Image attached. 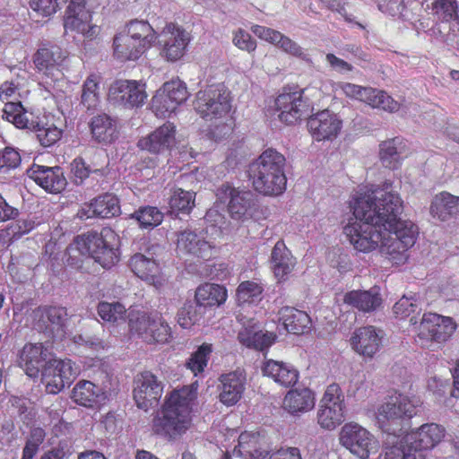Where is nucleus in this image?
<instances>
[{
	"label": "nucleus",
	"mask_w": 459,
	"mask_h": 459,
	"mask_svg": "<svg viewBox=\"0 0 459 459\" xmlns=\"http://www.w3.org/2000/svg\"><path fill=\"white\" fill-rule=\"evenodd\" d=\"M402 210L400 195L385 183L356 199L343 234L356 251H377L391 264H403L419 229L411 221L399 218Z\"/></svg>",
	"instance_id": "nucleus-1"
},
{
	"label": "nucleus",
	"mask_w": 459,
	"mask_h": 459,
	"mask_svg": "<svg viewBox=\"0 0 459 459\" xmlns=\"http://www.w3.org/2000/svg\"><path fill=\"white\" fill-rule=\"evenodd\" d=\"M196 396V384L173 390L152 420L153 432L169 439L183 435L190 428L192 403Z\"/></svg>",
	"instance_id": "nucleus-2"
},
{
	"label": "nucleus",
	"mask_w": 459,
	"mask_h": 459,
	"mask_svg": "<svg viewBox=\"0 0 459 459\" xmlns=\"http://www.w3.org/2000/svg\"><path fill=\"white\" fill-rule=\"evenodd\" d=\"M231 102L230 92L223 86L209 88L196 93L194 108L209 124V135L215 141L227 138L233 131Z\"/></svg>",
	"instance_id": "nucleus-3"
},
{
	"label": "nucleus",
	"mask_w": 459,
	"mask_h": 459,
	"mask_svg": "<svg viewBox=\"0 0 459 459\" xmlns=\"http://www.w3.org/2000/svg\"><path fill=\"white\" fill-rule=\"evenodd\" d=\"M157 38L155 30L148 22L130 21L113 38V56L121 62L137 60Z\"/></svg>",
	"instance_id": "nucleus-4"
},
{
	"label": "nucleus",
	"mask_w": 459,
	"mask_h": 459,
	"mask_svg": "<svg viewBox=\"0 0 459 459\" xmlns=\"http://www.w3.org/2000/svg\"><path fill=\"white\" fill-rule=\"evenodd\" d=\"M285 158L279 152L265 150L249 168L255 189L264 195H278L286 189Z\"/></svg>",
	"instance_id": "nucleus-5"
},
{
	"label": "nucleus",
	"mask_w": 459,
	"mask_h": 459,
	"mask_svg": "<svg viewBox=\"0 0 459 459\" xmlns=\"http://www.w3.org/2000/svg\"><path fill=\"white\" fill-rule=\"evenodd\" d=\"M119 238L110 228H104L100 233L88 232L78 236L74 244L68 248L70 256L74 252L89 255L102 267H110L118 260Z\"/></svg>",
	"instance_id": "nucleus-6"
},
{
	"label": "nucleus",
	"mask_w": 459,
	"mask_h": 459,
	"mask_svg": "<svg viewBox=\"0 0 459 459\" xmlns=\"http://www.w3.org/2000/svg\"><path fill=\"white\" fill-rule=\"evenodd\" d=\"M420 406L421 401L419 397L394 393L377 406L376 419L381 429L390 431L391 426H398L402 420L415 416Z\"/></svg>",
	"instance_id": "nucleus-7"
},
{
	"label": "nucleus",
	"mask_w": 459,
	"mask_h": 459,
	"mask_svg": "<svg viewBox=\"0 0 459 459\" xmlns=\"http://www.w3.org/2000/svg\"><path fill=\"white\" fill-rule=\"evenodd\" d=\"M410 323L412 331L417 334L416 342L420 346L429 349H434L437 344L447 341L456 328L452 318L432 313L425 314L420 322L413 316Z\"/></svg>",
	"instance_id": "nucleus-8"
},
{
	"label": "nucleus",
	"mask_w": 459,
	"mask_h": 459,
	"mask_svg": "<svg viewBox=\"0 0 459 459\" xmlns=\"http://www.w3.org/2000/svg\"><path fill=\"white\" fill-rule=\"evenodd\" d=\"M130 332L149 343H166L171 339L170 327L158 314L131 310L128 313Z\"/></svg>",
	"instance_id": "nucleus-9"
},
{
	"label": "nucleus",
	"mask_w": 459,
	"mask_h": 459,
	"mask_svg": "<svg viewBox=\"0 0 459 459\" xmlns=\"http://www.w3.org/2000/svg\"><path fill=\"white\" fill-rule=\"evenodd\" d=\"M102 0H71L65 16V29L93 39L99 33V27L92 23V13L101 5Z\"/></svg>",
	"instance_id": "nucleus-10"
},
{
	"label": "nucleus",
	"mask_w": 459,
	"mask_h": 459,
	"mask_svg": "<svg viewBox=\"0 0 459 459\" xmlns=\"http://www.w3.org/2000/svg\"><path fill=\"white\" fill-rule=\"evenodd\" d=\"M345 420V400L339 385H329L318 403L316 422L321 429L333 430Z\"/></svg>",
	"instance_id": "nucleus-11"
},
{
	"label": "nucleus",
	"mask_w": 459,
	"mask_h": 459,
	"mask_svg": "<svg viewBox=\"0 0 459 459\" xmlns=\"http://www.w3.org/2000/svg\"><path fill=\"white\" fill-rule=\"evenodd\" d=\"M186 83L179 79L164 82L151 100V108L157 117H167L188 99Z\"/></svg>",
	"instance_id": "nucleus-12"
},
{
	"label": "nucleus",
	"mask_w": 459,
	"mask_h": 459,
	"mask_svg": "<svg viewBox=\"0 0 459 459\" xmlns=\"http://www.w3.org/2000/svg\"><path fill=\"white\" fill-rule=\"evenodd\" d=\"M80 374V368L69 359L52 358L47 361L41 381L49 394H57L69 386Z\"/></svg>",
	"instance_id": "nucleus-13"
},
{
	"label": "nucleus",
	"mask_w": 459,
	"mask_h": 459,
	"mask_svg": "<svg viewBox=\"0 0 459 459\" xmlns=\"http://www.w3.org/2000/svg\"><path fill=\"white\" fill-rule=\"evenodd\" d=\"M340 444L359 459H368L378 450V442L364 427L355 422L346 423L341 429Z\"/></svg>",
	"instance_id": "nucleus-14"
},
{
	"label": "nucleus",
	"mask_w": 459,
	"mask_h": 459,
	"mask_svg": "<svg viewBox=\"0 0 459 459\" xmlns=\"http://www.w3.org/2000/svg\"><path fill=\"white\" fill-rule=\"evenodd\" d=\"M218 199L228 202V210L234 220L247 221L253 218L256 207L252 192L222 185L217 192Z\"/></svg>",
	"instance_id": "nucleus-15"
},
{
	"label": "nucleus",
	"mask_w": 459,
	"mask_h": 459,
	"mask_svg": "<svg viewBox=\"0 0 459 459\" xmlns=\"http://www.w3.org/2000/svg\"><path fill=\"white\" fill-rule=\"evenodd\" d=\"M336 87L345 96L364 102L373 108L387 112H395L399 109V103L384 91L351 82H340Z\"/></svg>",
	"instance_id": "nucleus-16"
},
{
	"label": "nucleus",
	"mask_w": 459,
	"mask_h": 459,
	"mask_svg": "<svg viewBox=\"0 0 459 459\" xmlns=\"http://www.w3.org/2000/svg\"><path fill=\"white\" fill-rule=\"evenodd\" d=\"M190 38L188 32L175 23H168L159 35L160 56L169 62L181 59Z\"/></svg>",
	"instance_id": "nucleus-17"
},
{
	"label": "nucleus",
	"mask_w": 459,
	"mask_h": 459,
	"mask_svg": "<svg viewBox=\"0 0 459 459\" xmlns=\"http://www.w3.org/2000/svg\"><path fill=\"white\" fill-rule=\"evenodd\" d=\"M176 251L180 257L186 259L209 260L216 255L213 244L207 241L204 236L190 230L178 234Z\"/></svg>",
	"instance_id": "nucleus-18"
},
{
	"label": "nucleus",
	"mask_w": 459,
	"mask_h": 459,
	"mask_svg": "<svg viewBox=\"0 0 459 459\" xmlns=\"http://www.w3.org/2000/svg\"><path fill=\"white\" fill-rule=\"evenodd\" d=\"M109 98L126 108H138L147 99L146 85L142 81L118 80L113 82L108 91Z\"/></svg>",
	"instance_id": "nucleus-19"
},
{
	"label": "nucleus",
	"mask_w": 459,
	"mask_h": 459,
	"mask_svg": "<svg viewBox=\"0 0 459 459\" xmlns=\"http://www.w3.org/2000/svg\"><path fill=\"white\" fill-rule=\"evenodd\" d=\"M342 121L337 114L325 109L312 115L307 120V128L314 140L332 141L337 137Z\"/></svg>",
	"instance_id": "nucleus-20"
},
{
	"label": "nucleus",
	"mask_w": 459,
	"mask_h": 459,
	"mask_svg": "<svg viewBox=\"0 0 459 459\" xmlns=\"http://www.w3.org/2000/svg\"><path fill=\"white\" fill-rule=\"evenodd\" d=\"M163 387L151 372H143L134 379V399L138 408L147 411L155 405L162 395Z\"/></svg>",
	"instance_id": "nucleus-21"
},
{
	"label": "nucleus",
	"mask_w": 459,
	"mask_h": 459,
	"mask_svg": "<svg viewBox=\"0 0 459 459\" xmlns=\"http://www.w3.org/2000/svg\"><path fill=\"white\" fill-rule=\"evenodd\" d=\"M382 339L381 330L368 325L355 329L349 342L355 353L365 359H371L379 351Z\"/></svg>",
	"instance_id": "nucleus-22"
},
{
	"label": "nucleus",
	"mask_w": 459,
	"mask_h": 459,
	"mask_svg": "<svg viewBox=\"0 0 459 459\" xmlns=\"http://www.w3.org/2000/svg\"><path fill=\"white\" fill-rule=\"evenodd\" d=\"M230 459H265L269 453V446L259 433L243 432L238 437V446L231 452Z\"/></svg>",
	"instance_id": "nucleus-23"
},
{
	"label": "nucleus",
	"mask_w": 459,
	"mask_h": 459,
	"mask_svg": "<svg viewBox=\"0 0 459 459\" xmlns=\"http://www.w3.org/2000/svg\"><path fill=\"white\" fill-rule=\"evenodd\" d=\"M28 177L48 193L62 192L67 184L62 169L58 166L46 167L33 164L27 170Z\"/></svg>",
	"instance_id": "nucleus-24"
},
{
	"label": "nucleus",
	"mask_w": 459,
	"mask_h": 459,
	"mask_svg": "<svg viewBox=\"0 0 459 459\" xmlns=\"http://www.w3.org/2000/svg\"><path fill=\"white\" fill-rule=\"evenodd\" d=\"M176 126L172 123H165L149 135L140 139L138 146L152 153H162L176 144Z\"/></svg>",
	"instance_id": "nucleus-25"
},
{
	"label": "nucleus",
	"mask_w": 459,
	"mask_h": 459,
	"mask_svg": "<svg viewBox=\"0 0 459 459\" xmlns=\"http://www.w3.org/2000/svg\"><path fill=\"white\" fill-rule=\"evenodd\" d=\"M65 56L57 47L41 48L33 56L36 68L52 81H59L63 77L60 66Z\"/></svg>",
	"instance_id": "nucleus-26"
},
{
	"label": "nucleus",
	"mask_w": 459,
	"mask_h": 459,
	"mask_svg": "<svg viewBox=\"0 0 459 459\" xmlns=\"http://www.w3.org/2000/svg\"><path fill=\"white\" fill-rule=\"evenodd\" d=\"M446 429L437 423L422 424L416 430L405 436V442L413 445L419 450L435 447L445 437Z\"/></svg>",
	"instance_id": "nucleus-27"
},
{
	"label": "nucleus",
	"mask_w": 459,
	"mask_h": 459,
	"mask_svg": "<svg viewBox=\"0 0 459 459\" xmlns=\"http://www.w3.org/2000/svg\"><path fill=\"white\" fill-rule=\"evenodd\" d=\"M315 393L307 387L293 388L282 400V409L292 416H300L315 407Z\"/></svg>",
	"instance_id": "nucleus-28"
},
{
	"label": "nucleus",
	"mask_w": 459,
	"mask_h": 459,
	"mask_svg": "<svg viewBox=\"0 0 459 459\" xmlns=\"http://www.w3.org/2000/svg\"><path fill=\"white\" fill-rule=\"evenodd\" d=\"M51 354L42 343H28L21 353V365L25 373L30 377H37Z\"/></svg>",
	"instance_id": "nucleus-29"
},
{
	"label": "nucleus",
	"mask_w": 459,
	"mask_h": 459,
	"mask_svg": "<svg viewBox=\"0 0 459 459\" xmlns=\"http://www.w3.org/2000/svg\"><path fill=\"white\" fill-rule=\"evenodd\" d=\"M120 212L117 198L113 195H104L85 204L79 211L78 217L82 220L93 217L110 218Z\"/></svg>",
	"instance_id": "nucleus-30"
},
{
	"label": "nucleus",
	"mask_w": 459,
	"mask_h": 459,
	"mask_svg": "<svg viewBox=\"0 0 459 459\" xmlns=\"http://www.w3.org/2000/svg\"><path fill=\"white\" fill-rule=\"evenodd\" d=\"M263 375L273 380L276 384L289 387L299 380V371L290 363L267 359L262 366Z\"/></svg>",
	"instance_id": "nucleus-31"
},
{
	"label": "nucleus",
	"mask_w": 459,
	"mask_h": 459,
	"mask_svg": "<svg viewBox=\"0 0 459 459\" xmlns=\"http://www.w3.org/2000/svg\"><path fill=\"white\" fill-rule=\"evenodd\" d=\"M302 95L299 91L280 94L275 99L279 119L285 124H293L302 116Z\"/></svg>",
	"instance_id": "nucleus-32"
},
{
	"label": "nucleus",
	"mask_w": 459,
	"mask_h": 459,
	"mask_svg": "<svg viewBox=\"0 0 459 459\" xmlns=\"http://www.w3.org/2000/svg\"><path fill=\"white\" fill-rule=\"evenodd\" d=\"M220 381V401L227 406L238 403L245 390V375L241 371H233L222 375Z\"/></svg>",
	"instance_id": "nucleus-33"
},
{
	"label": "nucleus",
	"mask_w": 459,
	"mask_h": 459,
	"mask_svg": "<svg viewBox=\"0 0 459 459\" xmlns=\"http://www.w3.org/2000/svg\"><path fill=\"white\" fill-rule=\"evenodd\" d=\"M343 304L363 312H371L382 304L378 290L372 288L369 290H354L347 291L341 296Z\"/></svg>",
	"instance_id": "nucleus-34"
},
{
	"label": "nucleus",
	"mask_w": 459,
	"mask_h": 459,
	"mask_svg": "<svg viewBox=\"0 0 459 459\" xmlns=\"http://www.w3.org/2000/svg\"><path fill=\"white\" fill-rule=\"evenodd\" d=\"M430 215L440 221H447L459 214V196L441 192L434 196L429 207Z\"/></svg>",
	"instance_id": "nucleus-35"
},
{
	"label": "nucleus",
	"mask_w": 459,
	"mask_h": 459,
	"mask_svg": "<svg viewBox=\"0 0 459 459\" xmlns=\"http://www.w3.org/2000/svg\"><path fill=\"white\" fill-rule=\"evenodd\" d=\"M132 271L142 280L148 283L160 287L162 285V278L160 273L159 264L151 258L142 254H135L130 260Z\"/></svg>",
	"instance_id": "nucleus-36"
},
{
	"label": "nucleus",
	"mask_w": 459,
	"mask_h": 459,
	"mask_svg": "<svg viewBox=\"0 0 459 459\" xmlns=\"http://www.w3.org/2000/svg\"><path fill=\"white\" fill-rule=\"evenodd\" d=\"M62 126V121L51 115L45 116L36 125H32L38 140L45 147H49L60 140L63 134Z\"/></svg>",
	"instance_id": "nucleus-37"
},
{
	"label": "nucleus",
	"mask_w": 459,
	"mask_h": 459,
	"mask_svg": "<svg viewBox=\"0 0 459 459\" xmlns=\"http://www.w3.org/2000/svg\"><path fill=\"white\" fill-rule=\"evenodd\" d=\"M271 262L274 276L278 281H284L296 264L295 258L282 241H278L273 248Z\"/></svg>",
	"instance_id": "nucleus-38"
},
{
	"label": "nucleus",
	"mask_w": 459,
	"mask_h": 459,
	"mask_svg": "<svg viewBox=\"0 0 459 459\" xmlns=\"http://www.w3.org/2000/svg\"><path fill=\"white\" fill-rule=\"evenodd\" d=\"M279 320L286 331L294 334L304 333L311 325V319L306 312L290 307L280 309Z\"/></svg>",
	"instance_id": "nucleus-39"
},
{
	"label": "nucleus",
	"mask_w": 459,
	"mask_h": 459,
	"mask_svg": "<svg viewBox=\"0 0 459 459\" xmlns=\"http://www.w3.org/2000/svg\"><path fill=\"white\" fill-rule=\"evenodd\" d=\"M92 137L99 143H110L117 137L112 119L107 115H99L91 123Z\"/></svg>",
	"instance_id": "nucleus-40"
},
{
	"label": "nucleus",
	"mask_w": 459,
	"mask_h": 459,
	"mask_svg": "<svg viewBox=\"0 0 459 459\" xmlns=\"http://www.w3.org/2000/svg\"><path fill=\"white\" fill-rule=\"evenodd\" d=\"M39 316L40 329L45 328L50 332H58L61 330L67 317V312L62 307H50L39 309L36 313Z\"/></svg>",
	"instance_id": "nucleus-41"
},
{
	"label": "nucleus",
	"mask_w": 459,
	"mask_h": 459,
	"mask_svg": "<svg viewBox=\"0 0 459 459\" xmlns=\"http://www.w3.org/2000/svg\"><path fill=\"white\" fill-rule=\"evenodd\" d=\"M195 299L200 306H219L226 301L227 290L221 285L205 283L197 288Z\"/></svg>",
	"instance_id": "nucleus-42"
},
{
	"label": "nucleus",
	"mask_w": 459,
	"mask_h": 459,
	"mask_svg": "<svg viewBox=\"0 0 459 459\" xmlns=\"http://www.w3.org/2000/svg\"><path fill=\"white\" fill-rule=\"evenodd\" d=\"M404 149L403 141L393 138L379 144V158L383 165L389 169H395L401 161V154Z\"/></svg>",
	"instance_id": "nucleus-43"
},
{
	"label": "nucleus",
	"mask_w": 459,
	"mask_h": 459,
	"mask_svg": "<svg viewBox=\"0 0 459 459\" xmlns=\"http://www.w3.org/2000/svg\"><path fill=\"white\" fill-rule=\"evenodd\" d=\"M101 389L90 381H80L73 389V400L82 406L91 407L97 402Z\"/></svg>",
	"instance_id": "nucleus-44"
},
{
	"label": "nucleus",
	"mask_w": 459,
	"mask_h": 459,
	"mask_svg": "<svg viewBox=\"0 0 459 459\" xmlns=\"http://www.w3.org/2000/svg\"><path fill=\"white\" fill-rule=\"evenodd\" d=\"M238 338L240 343L248 348L264 350L275 342L276 334L268 331L263 332L258 328L252 336H247L246 332H239Z\"/></svg>",
	"instance_id": "nucleus-45"
},
{
	"label": "nucleus",
	"mask_w": 459,
	"mask_h": 459,
	"mask_svg": "<svg viewBox=\"0 0 459 459\" xmlns=\"http://www.w3.org/2000/svg\"><path fill=\"white\" fill-rule=\"evenodd\" d=\"M97 310L102 320L112 325L124 323L126 317V309L120 302L102 301L98 305Z\"/></svg>",
	"instance_id": "nucleus-46"
},
{
	"label": "nucleus",
	"mask_w": 459,
	"mask_h": 459,
	"mask_svg": "<svg viewBox=\"0 0 459 459\" xmlns=\"http://www.w3.org/2000/svg\"><path fill=\"white\" fill-rule=\"evenodd\" d=\"M263 287L256 281H246L237 289V300L239 304H256L262 299Z\"/></svg>",
	"instance_id": "nucleus-47"
},
{
	"label": "nucleus",
	"mask_w": 459,
	"mask_h": 459,
	"mask_svg": "<svg viewBox=\"0 0 459 459\" xmlns=\"http://www.w3.org/2000/svg\"><path fill=\"white\" fill-rule=\"evenodd\" d=\"M131 217L138 221L140 228L152 229L162 222L164 216L157 207L145 206L135 211Z\"/></svg>",
	"instance_id": "nucleus-48"
},
{
	"label": "nucleus",
	"mask_w": 459,
	"mask_h": 459,
	"mask_svg": "<svg viewBox=\"0 0 459 459\" xmlns=\"http://www.w3.org/2000/svg\"><path fill=\"white\" fill-rule=\"evenodd\" d=\"M195 193L182 188L176 189L169 199V206L174 212L189 213L195 207Z\"/></svg>",
	"instance_id": "nucleus-49"
},
{
	"label": "nucleus",
	"mask_w": 459,
	"mask_h": 459,
	"mask_svg": "<svg viewBox=\"0 0 459 459\" xmlns=\"http://www.w3.org/2000/svg\"><path fill=\"white\" fill-rule=\"evenodd\" d=\"M100 79L91 74L83 82L82 92V104L88 109L96 108L100 101L99 92Z\"/></svg>",
	"instance_id": "nucleus-50"
},
{
	"label": "nucleus",
	"mask_w": 459,
	"mask_h": 459,
	"mask_svg": "<svg viewBox=\"0 0 459 459\" xmlns=\"http://www.w3.org/2000/svg\"><path fill=\"white\" fill-rule=\"evenodd\" d=\"M3 118L18 128L29 127L28 117L20 102H6L3 109Z\"/></svg>",
	"instance_id": "nucleus-51"
},
{
	"label": "nucleus",
	"mask_w": 459,
	"mask_h": 459,
	"mask_svg": "<svg viewBox=\"0 0 459 459\" xmlns=\"http://www.w3.org/2000/svg\"><path fill=\"white\" fill-rule=\"evenodd\" d=\"M212 351V344L203 343L191 356L187 362V368L196 376L204 370L209 357Z\"/></svg>",
	"instance_id": "nucleus-52"
},
{
	"label": "nucleus",
	"mask_w": 459,
	"mask_h": 459,
	"mask_svg": "<svg viewBox=\"0 0 459 459\" xmlns=\"http://www.w3.org/2000/svg\"><path fill=\"white\" fill-rule=\"evenodd\" d=\"M45 437L46 433L43 429H32L23 448L22 459H33L39 451V446L43 443Z\"/></svg>",
	"instance_id": "nucleus-53"
},
{
	"label": "nucleus",
	"mask_w": 459,
	"mask_h": 459,
	"mask_svg": "<svg viewBox=\"0 0 459 459\" xmlns=\"http://www.w3.org/2000/svg\"><path fill=\"white\" fill-rule=\"evenodd\" d=\"M432 12L444 20L458 18V5L455 0H435L431 4Z\"/></svg>",
	"instance_id": "nucleus-54"
},
{
	"label": "nucleus",
	"mask_w": 459,
	"mask_h": 459,
	"mask_svg": "<svg viewBox=\"0 0 459 459\" xmlns=\"http://www.w3.org/2000/svg\"><path fill=\"white\" fill-rule=\"evenodd\" d=\"M333 88V82L331 81H318L306 87L299 93L302 100H319L325 95H330Z\"/></svg>",
	"instance_id": "nucleus-55"
},
{
	"label": "nucleus",
	"mask_w": 459,
	"mask_h": 459,
	"mask_svg": "<svg viewBox=\"0 0 459 459\" xmlns=\"http://www.w3.org/2000/svg\"><path fill=\"white\" fill-rule=\"evenodd\" d=\"M200 319L198 307L193 304H185L178 313V323L184 329L190 328Z\"/></svg>",
	"instance_id": "nucleus-56"
},
{
	"label": "nucleus",
	"mask_w": 459,
	"mask_h": 459,
	"mask_svg": "<svg viewBox=\"0 0 459 459\" xmlns=\"http://www.w3.org/2000/svg\"><path fill=\"white\" fill-rule=\"evenodd\" d=\"M405 437L400 438L395 435L389 436L385 452V459H407L408 450L403 446Z\"/></svg>",
	"instance_id": "nucleus-57"
},
{
	"label": "nucleus",
	"mask_w": 459,
	"mask_h": 459,
	"mask_svg": "<svg viewBox=\"0 0 459 459\" xmlns=\"http://www.w3.org/2000/svg\"><path fill=\"white\" fill-rule=\"evenodd\" d=\"M21 163V156L17 151L7 147L0 152V177L17 168Z\"/></svg>",
	"instance_id": "nucleus-58"
},
{
	"label": "nucleus",
	"mask_w": 459,
	"mask_h": 459,
	"mask_svg": "<svg viewBox=\"0 0 459 459\" xmlns=\"http://www.w3.org/2000/svg\"><path fill=\"white\" fill-rule=\"evenodd\" d=\"M67 0H30L33 11L43 16H49L56 13Z\"/></svg>",
	"instance_id": "nucleus-59"
},
{
	"label": "nucleus",
	"mask_w": 459,
	"mask_h": 459,
	"mask_svg": "<svg viewBox=\"0 0 459 459\" xmlns=\"http://www.w3.org/2000/svg\"><path fill=\"white\" fill-rule=\"evenodd\" d=\"M417 308L416 299L412 295H403L393 307L396 316L401 318L410 316Z\"/></svg>",
	"instance_id": "nucleus-60"
},
{
	"label": "nucleus",
	"mask_w": 459,
	"mask_h": 459,
	"mask_svg": "<svg viewBox=\"0 0 459 459\" xmlns=\"http://www.w3.org/2000/svg\"><path fill=\"white\" fill-rule=\"evenodd\" d=\"M233 44L239 49L253 52L256 48V42L251 35L242 29H238L233 34Z\"/></svg>",
	"instance_id": "nucleus-61"
},
{
	"label": "nucleus",
	"mask_w": 459,
	"mask_h": 459,
	"mask_svg": "<svg viewBox=\"0 0 459 459\" xmlns=\"http://www.w3.org/2000/svg\"><path fill=\"white\" fill-rule=\"evenodd\" d=\"M251 30L259 39L275 46L281 39V33L280 31L261 25L252 26Z\"/></svg>",
	"instance_id": "nucleus-62"
},
{
	"label": "nucleus",
	"mask_w": 459,
	"mask_h": 459,
	"mask_svg": "<svg viewBox=\"0 0 459 459\" xmlns=\"http://www.w3.org/2000/svg\"><path fill=\"white\" fill-rule=\"evenodd\" d=\"M276 46L281 48L284 52L294 56H301L303 55L300 46L282 33L281 41H278Z\"/></svg>",
	"instance_id": "nucleus-63"
},
{
	"label": "nucleus",
	"mask_w": 459,
	"mask_h": 459,
	"mask_svg": "<svg viewBox=\"0 0 459 459\" xmlns=\"http://www.w3.org/2000/svg\"><path fill=\"white\" fill-rule=\"evenodd\" d=\"M325 59L330 68L339 74H344L352 70V65L333 54H327Z\"/></svg>",
	"instance_id": "nucleus-64"
}]
</instances>
